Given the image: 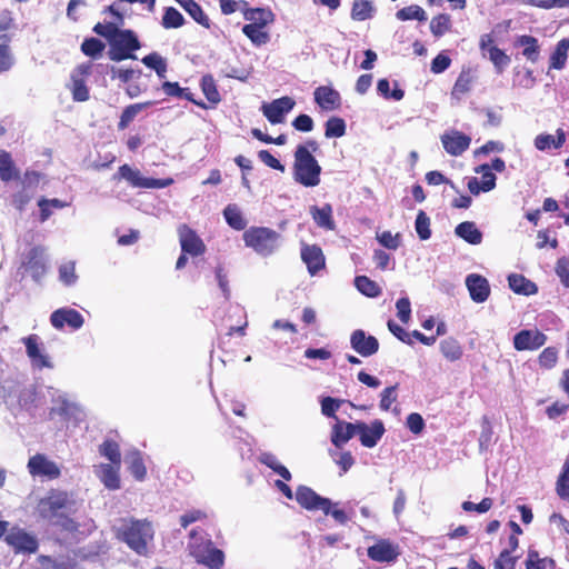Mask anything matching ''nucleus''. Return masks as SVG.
Instances as JSON below:
<instances>
[{"label":"nucleus","instance_id":"obj_1","mask_svg":"<svg viewBox=\"0 0 569 569\" xmlns=\"http://www.w3.org/2000/svg\"><path fill=\"white\" fill-rule=\"evenodd\" d=\"M36 511L42 520L66 532H77L78 521L72 517L76 512V501L72 496L60 489H50L39 499Z\"/></svg>","mask_w":569,"mask_h":569},{"label":"nucleus","instance_id":"obj_2","mask_svg":"<svg viewBox=\"0 0 569 569\" xmlns=\"http://www.w3.org/2000/svg\"><path fill=\"white\" fill-rule=\"evenodd\" d=\"M153 535L151 522L133 518L123 519L116 529V538L141 556L147 555L148 545L152 541Z\"/></svg>","mask_w":569,"mask_h":569},{"label":"nucleus","instance_id":"obj_3","mask_svg":"<svg viewBox=\"0 0 569 569\" xmlns=\"http://www.w3.org/2000/svg\"><path fill=\"white\" fill-rule=\"evenodd\" d=\"M321 167L307 147H297L295 151L293 178L305 187L320 183Z\"/></svg>","mask_w":569,"mask_h":569},{"label":"nucleus","instance_id":"obj_4","mask_svg":"<svg viewBox=\"0 0 569 569\" xmlns=\"http://www.w3.org/2000/svg\"><path fill=\"white\" fill-rule=\"evenodd\" d=\"M244 244L262 257H269L279 247L281 234L268 227H250L242 234Z\"/></svg>","mask_w":569,"mask_h":569},{"label":"nucleus","instance_id":"obj_5","mask_svg":"<svg viewBox=\"0 0 569 569\" xmlns=\"http://www.w3.org/2000/svg\"><path fill=\"white\" fill-rule=\"evenodd\" d=\"M141 43L137 34L130 29H119L110 42L109 58L112 61L134 59V51L139 50Z\"/></svg>","mask_w":569,"mask_h":569},{"label":"nucleus","instance_id":"obj_6","mask_svg":"<svg viewBox=\"0 0 569 569\" xmlns=\"http://www.w3.org/2000/svg\"><path fill=\"white\" fill-rule=\"evenodd\" d=\"M4 541L14 551V553L32 555L39 549L37 537L17 526L8 530L4 536Z\"/></svg>","mask_w":569,"mask_h":569},{"label":"nucleus","instance_id":"obj_7","mask_svg":"<svg viewBox=\"0 0 569 569\" xmlns=\"http://www.w3.org/2000/svg\"><path fill=\"white\" fill-rule=\"evenodd\" d=\"M27 468L32 477L54 480L61 476L59 466L43 453L31 456L28 460Z\"/></svg>","mask_w":569,"mask_h":569},{"label":"nucleus","instance_id":"obj_8","mask_svg":"<svg viewBox=\"0 0 569 569\" xmlns=\"http://www.w3.org/2000/svg\"><path fill=\"white\" fill-rule=\"evenodd\" d=\"M92 64L90 62L79 64L71 73L70 91L72 99L77 102H84L89 100V88L86 84L87 78L90 76Z\"/></svg>","mask_w":569,"mask_h":569},{"label":"nucleus","instance_id":"obj_9","mask_svg":"<svg viewBox=\"0 0 569 569\" xmlns=\"http://www.w3.org/2000/svg\"><path fill=\"white\" fill-rule=\"evenodd\" d=\"M297 502L307 510H321L326 516L330 512L332 505L330 499L319 496L307 486H299L296 490Z\"/></svg>","mask_w":569,"mask_h":569},{"label":"nucleus","instance_id":"obj_10","mask_svg":"<svg viewBox=\"0 0 569 569\" xmlns=\"http://www.w3.org/2000/svg\"><path fill=\"white\" fill-rule=\"evenodd\" d=\"M548 337L538 329H522L513 336L517 351H536L547 342Z\"/></svg>","mask_w":569,"mask_h":569},{"label":"nucleus","instance_id":"obj_11","mask_svg":"<svg viewBox=\"0 0 569 569\" xmlns=\"http://www.w3.org/2000/svg\"><path fill=\"white\" fill-rule=\"evenodd\" d=\"M50 322L57 330H62L66 326L71 330H78L83 326L84 319L76 309L60 308L51 313Z\"/></svg>","mask_w":569,"mask_h":569},{"label":"nucleus","instance_id":"obj_12","mask_svg":"<svg viewBox=\"0 0 569 569\" xmlns=\"http://www.w3.org/2000/svg\"><path fill=\"white\" fill-rule=\"evenodd\" d=\"M181 250L184 253L197 257L206 252V244L197 232L187 224L178 229Z\"/></svg>","mask_w":569,"mask_h":569},{"label":"nucleus","instance_id":"obj_13","mask_svg":"<svg viewBox=\"0 0 569 569\" xmlns=\"http://www.w3.org/2000/svg\"><path fill=\"white\" fill-rule=\"evenodd\" d=\"M118 174L126 179L132 187L137 188H163L171 183V179L162 181L160 179L144 178L138 170H133L129 164L119 167Z\"/></svg>","mask_w":569,"mask_h":569},{"label":"nucleus","instance_id":"obj_14","mask_svg":"<svg viewBox=\"0 0 569 569\" xmlns=\"http://www.w3.org/2000/svg\"><path fill=\"white\" fill-rule=\"evenodd\" d=\"M295 104V100L286 96L270 103H264L262 106V112L270 123L278 124L284 121V114L291 111Z\"/></svg>","mask_w":569,"mask_h":569},{"label":"nucleus","instance_id":"obj_15","mask_svg":"<svg viewBox=\"0 0 569 569\" xmlns=\"http://www.w3.org/2000/svg\"><path fill=\"white\" fill-rule=\"evenodd\" d=\"M300 257L310 276H316L326 268V257L318 244L301 243Z\"/></svg>","mask_w":569,"mask_h":569},{"label":"nucleus","instance_id":"obj_16","mask_svg":"<svg viewBox=\"0 0 569 569\" xmlns=\"http://www.w3.org/2000/svg\"><path fill=\"white\" fill-rule=\"evenodd\" d=\"M44 248L41 246L32 247L24 256L22 266L31 273V277L39 281L46 273Z\"/></svg>","mask_w":569,"mask_h":569},{"label":"nucleus","instance_id":"obj_17","mask_svg":"<svg viewBox=\"0 0 569 569\" xmlns=\"http://www.w3.org/2000/svg\"><path fill=\"white\" fill-rule=\"evenodd\" d=\"M351 348L362 357H370L379 350L376 337L367 335L362 329L355 330L350 336Z\"/></svg>","mask_w":569,"mask_h":569},{"label":"nucleus","instance_id":"obj_18","mask_svg":"<svg viewBox=\"0 0 569 569\" xmlns=\"http://www.w3.org/2000/svg\"><path fill=\"white\" fill-rule=\"evenodd\" d=\"M466 287L471 300L476 303H482L488 300L491 288L486 277L479 273H470L466 277Z\"/></svg>","mask_w":569,"mask_h":569},{"label":"nucleus","instance_id":"obj_19","mask_svg":"<svg viewBox=\"0 0 569 569\" xmlns=\"http://www.w3.org/2000/svg\"><path fill=\"white\" fill-rule=\"evenodd\" d=\"M386 429L381 420H375L368 426L363 421H358V435L361 445L366 448H373L382 438Z\"/></svg>","mask_w":569,"mask_h":569},{"label":"nucleus","instance_id":"obj_20","mask_svg":"<svg viewBox=\"0 0 569 569\" xmlns=\"http://www.w3.org/2000/svg\"><path fill=\"white\" fill-rule=\"evenodd\" d=\"M441 142L447 153L457 157L469 148L471 139L458 130H451L441 136Z\"/></svg>","mask_w":569,"mask_h":569},{"label":"nucleus","instance_id":"obj_21","mask_svg":"<svg viewBox=\"0 0 569 569\" xmlns=\"http://www.w3.org/2000/svg\"><path fill=\"white\" fill-rule=\"evenodd\" d=\"M316 103L325 111L338 110L341 107L340 93L331 87L320 86L315 92Z\"/></svg>","mask_w":569,"mask_h":569},{"label":"nucleus","instance_id":"obj_22","mask_svg":"<svg viewBox=\"0 0 569 569\" xmlns=\"http://www.w3.org/2000/svg\"><path fill=\"white\" fill-rule=\"evenodd\" d=\"M367 552L371 560L378 562H391L399 556L397 546L386 539H381L373 546H370Z\"/></svg>","mask_w":569,"mask_h":569},{"label":"nucleus","instance_id":"obj_23","mask_svg":"<svg viewBox=\"0 0 569 569\" xmlns=\"http://www.w3.org/2000/svg\"><path fill=\"white\" fill-rule=\"evenodd\" d=\"M26 346V352L32 365L42 369L50 367L49 359L42 353L41 343L39 336L32 333L22 339Z\"/></svg>","mask_w":569,"mask_h":569},{"label":"nucleus","instance_id":"obj_24","mask_svg":"<svg viewBox=\"0 0 569 569\" xmlns=\"http://www.w3.org/2000/svg\"><path fill=\"white\" fill-rule=\"evenodd\" d=\"M476 71L471 68H462L451 90V97L460 100L465 94L469 93L476 82Z\"/></svg>","mask_w":569,"mask_h":569},{"label":"nucleus","instance_id":"obj_25","mask_svg":"<svg viewBox=\"0 0 569 569\" xmlns=\"http://www.w3.org/2000/svg\"><path fill=\"white\" fill-rule=\"evenodd\" d=\"M355 435H358V422L351 423V422H346V421H338L332 427L331 442L337 448H341Z\"/></svg>","mask_w":569,"mask_h":569},{"label":"nucleus","instance_id":"obj_26","mask_svg":"<svg viewBox=\"0 0 569 569\" xmlns=\"http://www.w3.org/2000/svg\"><path fill=\"white\" fill-rule=\"evenodd\" d=\"M120 468L121 465L101 463L98 467L97 476L106 488L117 490L120 488Z\"/></svg>","mask_w":569,"mask_h":569},{"label":"nucleus","instance_id":"obj_27","mask_svg":"<svg viewBox=\"0 0 569 569\" xmlns=\"http://www.w3.org/2000/svg\"><path fill=\"white\" fill-rule=\"evenodd\" d=\"M566 142V132L562 129H557L556 137L549 133H541L535 138V147L545 151L550 148L560 149Z\"/></svg>","mask_w":569,"mask_h":569},{"label":"nucleus","instance_id":"obj_28","mask_svg":"<svg viewBox=\"0 0 569 569\" xmlns=\"http://www.w3.org/2000/svg\"><path fill=\"white\" fill-rule=\"evenodd\" d=\"M509 288L518 295L532 296L538 292V287L535 282L527 279L523 274L511 273L508 277Z\"/></svg>","mask_w":569,"mask_h":569},{"label":"nucleus","instance_id":"obj_29","mask_svg":"<svg viewBox=\"0 0 569 569\" xmlns=\"http://www.w3.org/2000/svg\"><path fill=\"white\" fill-rule=\"evenodd\" d=\"M243 18L249 21V24L267 27L274 21V13L269 8L246 9Z\"/></svg>","mask_w":569,"mask_h":569},{"label":"nucleus","instance_id":"obj_30","mask_svg":"<svg viewBox=\"0 0 569 569\" xmlns=\"http://www.w3.org/2000/svg\"><path fill=\"white\" fill-rule=\"evenodd\" d=\"M310 214L318 227L323 228L326 230H333L336 228V223L332 218L331 204L326 203L321 208L312 206L310 208Z\"/></svg>","mask_w":569,"mask_h":569},{"label":"nucleus","instance_id":"obj_31","mask_svg":"<svg viewBox=\"0 0 569 569\" xmlns=\"http://www.w3.org/2000/svg\"><path fill=\"white\" fill-rule=\"evenodd\" d=\"M228 318H237V323L231 325L228 328L227 336L231 337L233 335H238L240 337H244L246 329L248 327V319L244 308L240 306L230 307Z\"/></svg>","mask_w":569,"mask_h":569},{"label":"nucleus","instance_id":"obj_32","mask_svg":"<svg viewBox=\"0 0 569 569\" xmlns=\"http://www.w3.org/2000/svg\"><path fill=\"white\" fill-rule=\"evenodd\" d=\"M569 51V38L557 42L549 58V69L561 70L565 68Z\"/></svg>","mask_w":569,"mask_h":569},{"label":"nucleus","instance_id":"obj_33","mask_svg":"<svg viewBox=\"0 0 569 569\" xmlns=\"http://www.w3.org/2000/svg\"><path fill=\"white\" fill-rule=\"evenodd\" d=\"M200 26L209 29L211 26L209 17L203 12L202 8L194 0H174Z\"/></svg>","mask_w":569,"mask_h":569},{"label":"nucleus","instance_id":"obj_34","mask_svg":"<svg viewBox=\"0 0 569 569\" xmlns=\"http://www.w3.org/2000/svg\"><path fill=\"white\" fill-rule=\"evenodd\" d=\"M154 104L153 101H144V102H138L133 104L127 106L119 119L118 122V130H124L129 127V124L134 120V118L140 113L141 111L146 110L149 107H152Z\"/></svg>","mask_w":569,"mask_h":569},{"label":"nucleus","instance_id":"obj_35","mask_svg":"<svg viewBox=\"0 0 569 569\" xmlns=\"http://www.w3.org/2000/svg\"><path fill=\"white\" fill-rule=\"evenodd\" d=\"M456 234L470 244H479L482 241V233L472 221H463L455 229Z\"/></svg>","mask_w":569,"mask_h":569},{"label":"nucleus","instance_id":"obj_36","mask_svg":"<svg viewBox=\"0 0 569 569\" xmlns=\"http://www.w3.org/2000/svg\"><path fill=\"white\" fill-rule=\"evenodd\" d=\"M516 46L523 47L522 54L527 60L531 62L538 61L540 46L537 38L529 34L519 36L516 40Z\"/></svg>","mask_w":569,"mask_h":569},{"label":"nucleus","instance_id":"obj_37","mask_svg":"<svg viewBox=\"0 0 569 569\" xmlns=\"http://www.w3.org/2000/svg\"><path fill=\"white\" fill-rule=\"evenodd\" d=\"M19 178V170L16 168L11 154L6 150H0V179L9 182Z\"/></svg>","mask_w":569,"mask_h":569},{"label":"nucleus","instance_id":"obj_38","mask_svg":"<svg viewBox=\"0 0 569 569\" xmlns=\"http://www.w3.org/2000/svg\"><path fill=\"white\" fill-rule=\"evenodd\" d=\"M200 87L202 93L210 102L211 107L217 106L221 101V96L218 91L217 83L212 74H204L201 78Z\"/></svg>","mask_w":569,"mask_h":569},{"label":"nucleus","instance_id":"obj_39","mask_svg":"<svg viewBox=\"0 0 569 569\" xmlns=\"http://www.w3.org/2000/svg\"><path fill=\"white\" fill-rule=\"evenodd\" d=\"M266 27H257L253 24H244L242 33L257 47L267 44L270 41V34L264 30Z\"/></svg>","mask_w":569,"mask_h":569},{"label":"nucleus","instance_id":"obj_40","mask_svg":"<svg viewBox=\"0 0 569 569\" xmlns=\"http://www.w3.org/2000/svg\"><path fill=\"white\" fill-rule=\"evenodd\" d=\"M526 569H555L556 562L550 557L541 558L535 549H529L525 561Z\"/></svg>","mask_w":569,"mask_h":569},{"label":"nucleus","instance_id":"obj_41","mask_svg":"<svg viewBox=\"0 0 569 569\" xmlns=\"http://www.w3.org/2000/svg\"><path fill=\"white\" fill-rule=\"evenodd\" d=\"M128 469L130 473L139 481L144 480L147 476V468L140 451L134 450L128 455Z\"/></svg>","mask_w":569,"mask_h":569},{"label":"nucleus","instance_id":"obj_42","mask_svg":"<svg viewBox=\"0 0 569 569\" xmlns=\"http://www.w3.org/2000/svg\"><path fill=\"white\" fill-rule=\"evenodd\" d=\"M259 461L278 473L282 479L289 481L291 473L287 467L280 463L278 458L271 452H263L259 457Z\"/></svg>","mask_w":569,"mask_h":569},{"label":"nucleus","instance_id":"obj_43","mask_svg":"<svg viewBox=\"0 0 569 569\" xmlns=\"http://www.w3.org/2000/svg\"><path fill=\"white\" fill-rule=\"evenodd\" d=\"M356 288L369 298H376L381 295L379 284L367 276H357L355 278Z\"/></svg>","mask_w":569,"mask_h":569},{"label":"nucleus","instance_id":"obj_44","mask_svg":"<svg viewBox=\"0 0 569 569\" xmlns=\"http://www.w3.org/2000/svg\"><path fill=\"white\" fill-rule=\"evenodd\" d=\"M99 453L102 457L107 458L110 461V463L121 465L120 446L117 441L112 439H106L99 446Z\"/></svg>","mask_w":569,"mask_h":569},{"label":"nucleus","instance_id":"obj_45","mask_svg":"<svg viewBox=\"0 0 569 569\" xmlns=\"http://www.w3.org/2000/svg\"><path fill=\"white\" fill-rule=\"evenodd\" d=\"M440 351L449 361H457L462 357L463 350L458 340L447 338L440 342Z\"/></svg>","mask_w":569,"mask_h":569},{"label":"nucleus","instance_id":"obj_46","mask_svg":"<svg viewBox=\"0 0 569 569\" xmlns=\"http://www.w3.org/2000/svg\"><path fill=\"white\" fill-rule=\"evenodd\" d=\"M373 13V6L370 0H355L351 8V19L355 21H365L370 19Z\"/></svg>","mask_w":569,"mask_h":569},{"label":"nucleus","instance_id":"obj_47","mask_svg":"<svg viewBox=\"0 0 569 569\" xmlns=\"http://www.w3.org/2000/svg\"><path fill=\"white\" fill-rule=\"evenodd\" d=\"M451 18L447 13H439L435 16L430 21V31L436 38H440L450 31Z\"/></svg>","mask_w":569,"mask_h":569},{"label":"nucleus","instance_id":"obj_48","mask_svg":"<svg viewBox=\"0 0 569 569\" xmlns=\"http://www.w3.org/2000/svg\"><path fill=\"white\" fill-rule=\"evenodd\" d=\"M223 216L227 223L234 230L241 231L244 230L247 222L242 217L241 211L237 208V206L229 204L223 210Z\"/></svg>","mask_w":569,"mask_h":569},{"label":"nucleus","instance_id":"obj_49","mask_svg":"<svg viewBox=\"0 0 569 569\" xmlns=\"http://www.w3.org/2000/svg\"><path fill=\"white\" fill-rule=\"evenodd\" d=\"M184 17L173 7L164 9L161 24L164 29H178L184 24Z\"/></svg>","mask_w":569,"mask_h":569},{"label":"nucleus","instance_id":"obj_50","mask_svg":"<svg viewBox=\"0 0 569 569\" xmlns=\"http://www.w3.org/2000/svg\"><path fill=\"white\" fill-rule=\"evenodd\" d=\"M16 66V57L8 40L0 42V74L9 72Z\"/></svg>","mask_w":569,"mask_h":569},{"label":"nucleus","instance_id":"obj_51","mask_svg":"<svg viewBox=\"0 0 569 569\" xmlns=\"http://www.w3.org/2000/svg\"><path fill=\"white\" fill-rule=\"evenodd\" d=\"M346 122L340 117H331L325 123L326 138H340L346 134Z\"/></svg>","mask_w":569,"mask_h":569},{"label":"nucleus","instance_id":"obj_52","mask_svg":"<svg viewBox=\"0 0 569 569\" xmlns=\"http://www.w3.org/2000/svg\"><path fill=\"white\" fill-rule=\"evenodd\" d=\"M142 63L148 68L153 69L159 78L166 77L167 62L158 52H151L143 57Z\"/></svg>","mask_w":569,"mask_h":569},{"label":"nucleus","instance_id":"obj_53","mask_svg":"<svg viewBox=\"0 0 569 569\" xmlns=\"http://www.w3.org/2000/svg\"><path fill=\"white\" fill-rule=\"evenodd\" d=\"M488 56L490 61L493 63L497 72L501 73L506 67L510 63V57L505 51L496 46H491L488 49Z\"/></svg>","mask_w":569,"mask_h":569},{"label":"nucleus","instance_id":"obj_54","mask_svg":"<svg viewBox=\"0 0 569 569\" xmlns=\"http://www.w3.org/2000/svg\"><path fill=\"white\" fill-rule=\"evenodd\" d=\"M106 44L98 38H86L81 43V51L90 58H98L102 54Z\"/></svg>","mask_w":569,"mask_h":569},{"label":"nucleus","instance_id":"obj_55","mask_svg":"<svg viewBox=\"0 0 569 569\" xmlns=\"http://www.w3.org/2000/svg\"><path fill=\"white\" fill-rule=\"evenodd\" d=\"M199 562L206 565L210 569H220L224 562V553L218 548H211L199 560Z\"/></svg>","mask_w":569,"mask_h":569},{"label":"nucleus","instance_id":"obj_56","mask_svg":"<svg viewBox=\"0 0 569 569\" xmlns=\"http://www.w3.org/2000/svg\"><path fill=\"white\" fill-rule=\"evenodd\" d=\"M396 16L401 21H407V20L423 21L427 19L425 10L417 4L408 6V7H405L400 10H398Z\"/></svg>","mask_w":569,"mask_h":569},{"label":"nucleus","instance_id":"obj_57","mask_svg":"<svg viewBox=\"0 0 569 569\" xmlns=\"http://www.w3.org/2000/svg\"><path fill=\"white\" fill-rule=\"evenodd\" d=\"M559 351L556 347L545 348L538 356V365L540 368L549 370L552 369L558 361Z\"/></svg>","mask_w":569,"mask_h":569},{"label":"nucleus","instance_id":"obj_58","mask_svg":"<svg viewBox=\"0 0 569 569\" xmlns=\"http://www.w3.org/2000/svg\"><path fill=\"white\" fill-rule=\"evenodd\" d=\"M396 88L390 91V83L388 79H380L377 83V90L379 94H381L386 99H393L396 101H400L405 97V91L398 87L396 82Z\"/></svg>","mask_w":569,"mask_h":569},{"label":"nucleus","instance_id":"obj_59","mask_svg":"<svg viewBox=\"0 0 569 569\" xmlns=\"http://www.w3.org/2000/svg\"><path fill=\"white\" fill-rule=\"evenodd\" d=\"M416 231L421 240H428L431 237L430 218L423 210L417 214L415 222Z\"/></svg>","mask_w":569,"mask_h":569},{"label":"nucleus","instance_id":"obj_60","mask_svg":"<svg viewBox=\"0 0 569 569\" xmlns=\"http://www.w3.org/2000/svg\"><path fill=\"white\" fill-rule=\"evenodd\" d=\"M476 172L481 173V189L488 192L496 187V176L490 170L489 164H481L476 169Z\"/></svg>","mask_w":569,"mask_h":569},{"label":"nucleus","instance_id":"obj_61","mask_svg":"<svg viewBox=\"0 0 569 569\" xmlns=\"http://www.w3.org/2000/svg\"><path fill=\"white\" fill-rule=\"evenodd\" d=\"M13 28V19L11 17V12L4 10L0 12V42H4L8 40V43H11L12 37L9 34V31Z\"/></svg>","mask_w":569,"mask_h":569},{"label":"nucleus","instance_id":"obj_62","mask_svg":"<svg viewBox=\"0 0 569 569\" xmlns=\"http://www.w3.org/2000/svg\"><path fill=\"white\" fill-rule=\"evenodd\" d=\"M519 557L513 556L509 551H501L493 561L495 569H516Z\"/></svg>","mask_w":569,"mask_h":569},{"label":"nucleus","instance_id":"obj_63","mask_svg":"<svg viewBox=\"0 0 569 569\" xmlns=\"http://www.w3.org/2000/svg\"><path fill=\"white\" fill-rule=\"evenodd\" d=\"M59 279L66 284H73L78 277L76 274V267L73 262H67L59 267Z\"/></svg>","mask_w":569,"mask_h":569},{"label":"nucleus","instance_id":"obj_64","mask_svg":"<svg viewBox=\"0 0 569 569\" xmlns=\"http://www.w3.org/2000/svg\"><path fill=\"white\" fill-rule=\"evenodd\" d=\"M556 491L561 499L569 500V476L563 471L557 479Z\"/></svg>","mask_w":569,"mask_h":569}]
</instances>
